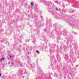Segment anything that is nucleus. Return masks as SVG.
I'll return each instance as SVG.
<instances>
[{
  "mask_svg": "<svg viewBox=\"0 0 79 79\" xmlns=\"http://www.w3.org/2000/svg\"><path fill=\"white\" fill-rule=\"evenodd\" d=\"M36 52H37V53H38V54H39L40 53V52L38 50L36 51Z\"/></svg>",
  "mask_w": 79,
  "mask_h": 79,
  "instance_id": "7ed1b4c3",
  "label": "nucleus"
},
{
  "mask_svg": "<svg viewBox=\"0 0 79 79\" xmlns=\"http://www.w3.org/2000/svg\"><path fill=\"white\" fill-rule=\"evenodd\" d=\"M5 60V57L2 58L0 60V62H1L2 61H3V60Z\"/></svg>",
  "mask_w": 79,
  "mask_h": 79,
  "instance_id": "f257e3e1",
  "label": "nucleus"
},
{
  "mask_svg": "<svg viewBox=\"0 0 79 79\" xmlns=\"http://www.w3.org/2000/svg\"><path fill=\"white\" fill-rule=\"evenodd\" d=\"M9 64H10V62H9Z\"/></svg>",
  "mask_w": 79,
  "mask_h": 79,
  "instance_id": "423d86ee",
  "label": "nucleus"
},
{
  "mask_svg": "<svg viewBox=\"0 0 79 79\" xmlns=\"http://www.w3.org/2000/svg\"><path fill=\"white\" fill-rule=\"evenodd\" d=\"M2 76V74L1 73H0V76Z\"/></svg>",
  "mask_w": 79,
  "mask_h": 79,
  "instance_id": "39448f33",
  "label": "nucleus"
},
{
  "mask_svg": "<svg viewBox=\"0 0 79 79\" xmlns=\"http://www.w3.org/2000/svg\"><path fill=\"white\" fill-rule=\"evenodd\" d=\"M31 6H34V3H33V2H32L31 3Z\"/></svg>",
  "mask_w": 79,
  "mask_h": 79,
  "instance_id": "f03ea898",
  "label": "nucleus"
},
{
  "mask_svg": "<svg viewBox=\"0 0 79 79\" xmlns=\"http://www.w3.org/2000/svg\"><path fill=\"white\" fill-rule=\"evenodd\" d=\"M10 56V58H12V56Z\"/></svg>",
  "mask_w": 79,
  "mask_h": 79,
  "instance_id": "20e7f679",
  "label": "nucleus"
}]
</instances>
